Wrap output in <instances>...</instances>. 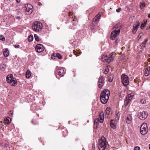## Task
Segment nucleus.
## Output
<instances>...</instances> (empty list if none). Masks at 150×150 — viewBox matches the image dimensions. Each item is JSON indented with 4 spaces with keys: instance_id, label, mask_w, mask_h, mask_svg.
Segmentation results:
<instances>
[{
    "instance_id": "obj_1",
    "label": "nucleus",
    "mask_w": 150,
    "mask_h": 150,
    "mask_svg": "<svg viewBox=\"0 0 150 150\" xmlns=\"http://www.w3.org/2000/svg\"><path fill=\"white\" fill-rule=\"evenodd\" d=\"M110 95V91L105 89L102 91L100 95V100L101 103L104 104L106 103Z\"/></svg>"
},
{
    "instance_id": "obj_2",
    "label": "nucleus",
    "mask_w": 150,
    "mask_h": 150,
    "mask_svg": "<svg viewBox=\"0 0 150 150\" xmlns=\"http://www.w3.org/2000/svg\"><path fill=\"white\" fill-rule=\"evenodd\" d=\"M121 29L120 26V24L116 25L113 28L114 31L112 32L111 34V39L114 40L119 34L120 30Z\"/></svg>"
},
{
    "instance_id": "obj_3",
    "label": "nucleus",
    "mask_w": 150,
    "mask_h": 150,
    "mask_svg": "<svg viewBox=\"0 0 150 150\" xmlns=\"http://www.w3.org/2000/svg\"><path fill=\"white\" fill-rule=\"evenodd\" d=\"M107 144L105 138L102 137L99 140L98 148L99 150H105Z\"/></svg>"
},
{
    "instance_id": "obj_4",
    "label": "nucleus",
    "mask_w": 150,
    "mask_h": 150,
    "mask_svg": "<svg viewBox=\"0 0 150 150\" xmlns=\"http://www.w3.org/2000/svg\"><path fill=\"white\" fill-rule=\"evenodd\" d=\"M42 28V25L40 22L36 21L33 23L32 29L35 32H38L41 31Z\"/></svg>"
},
{
    "instance_id": "obj_5",
    "label": "nucleus",
    "mask_w": 150,
    "mask_h": 150,
    "mask_svg": "<svg viewBox=\"0 0 150 150\" xmlns=\"http://www.w3.org/2000/svg\"><path fill=\"white\" fill-rule=\"evenodd\" d=\"M6 81L7 83H10L11 85L15 86L17 84V81L14 79L12 75L10 74L7 75Z\"/></svg>"
},
{
    "instance_id": "obj_6",
    "label": "nucleus",
    "mask_w": 150,
    "mask_h": 150,
    "mask_svg": "<svg viewBox=\"0 0 150 150\" xmlns=\"http://www.w3.org/2000/svg\"><path fill=\"white\" fill-rule=\"evenodd\" d=\"M104 118V113L102 112L99 114V116L98 118L95 119L94 120L95 125L97 127L99 124V122L102 123L103 121Z\"/></svg>"
},
{
    "instance_id": "obj_7",
    "label": "nucleus",
    "mask_w": 150,
    "mask_h": 150,
    "mask_svg": "<svg viewBox=\"0 0 150 150\" xmlns=\"http://www.w3.org/2000/svg\"><path fill=\"white\" fill-rule=\"evenodd\" d=\"M148 129L146 123H143L141 126L140 128V132L143 135L146 134L148 132Z\"/></svg>"
},
{
    "instance_id": "obj_8",
    "label": "nucleus",
    "mask_w": 150,
    "mask_h": 150,
    "mask_svg": "<svg viewBox=\"0 0 150 150\" xmlns=\"http://www.w3.org/2000/svg\"><path fill=\"white\" fill-rule=\"evenodd\" d=\"M121 79L122 83L125 86H126L129 84L128 78L127 75L123 74L122 76Z\"/></svg>"
},
{
    "instance_id": "obj_9",
    "label": "nucleus",
    "mask_w": 150,
    "mask_h": 150,
    "mask_svg": "<svg viewBox=\"0 0 150 150\" xmlns=\"http://www.w3.org/2000/svg\"><path fill=\"white\" fill-rule=\"evenodd\" d=\"M148 115L147 112L145 111L139 112L138 114V116L139 118L141 120L145 119L147 117Z\"/></svg>"
},
{
    "instance_id": "obj_10",
    "label": "nucleus",
    "mask_w": 150,
    "mask_h": 150,
    "mask_svg": "<svg viewBox=\"0 0 150 150\" xmlns=\"http://www.w3.org/2000/svg\"><path fill=\"white\" fill-rule=\"evenodd\" d=\"M134 95L132 93L129 94L127 95L126 98V99L125 101L124 105L125 106H127V104L130 102L132 99Z\"/></svg>"
},
{
    "instance_id": "obj_11",
    "label": "nucleus",
    "mask_w": 150,
    "mask_h": 150,
    "mask_svg": "<svg viewBox=\"0 0 150 150\" xmlns=\"http://www.w3.org/2000/svg\"><path fill=\"white\" fill-rule=\"evenodd\" d=\"M35 49L37 52H41L44 50L45 47L42 45L40 44L37 45Z\"/></svg>"
},
{
    "instance_id": "obj_12",
    "label": "nucleus",
    "mask_w": 150,
    "mask_h": 150,
    "mask_svg": "<svg viewBox=\"0 0 150 150\" xmlns=\"http://www.w3.org/2000/svg\"><path fill=\"white\" fill-rule=\"evenodd\" d=\"M25 11L28 14H31L33 11V7L30 4H28L25 6Z\"/></svg>"
},
{
    "instance_id": "obj_13",
    "label": "nucleus",
    "mask_w": 150,
    "mask_h": 150,
    "mask_svg": "<svg viewBox=\"0 0 150 150\" xmlns=\"http://www.w3.org/2000/svg\"><path fill=\"white\" fill-rule=\"evenodd\" d=\"M55 72L57 75H58L61 76H63L64 74V70L62 68L57 69L55 70Z\"/></svg>"
},
{
    "instance_id": "obj_14",
    "label": "nucleus",
    "mask_w": 150,
    "mask_h": 150,
    "mask_svg": "<svg viewBox=\"0 0 150 150\" xmlns=\"http://www.w3.org/2000/svg\"><path fill=\"white\" fill-rule=\"evenodd\" d=\"M140 25V23L138 21L133 26V28L132 30V32L134 34L136 33L138 28Z\"/></svg>"
},
{
    "instance_id": "obj_15",
    "label": "nucleus",
    "mask_w": 150,
    "mask_h": 150,
    "mask_svg": "<svg viewBox=\"0 0 150 150\" xmlns=\"http://www.w3.org/2000/svg\"><path fill=\"white\" fill-rule=\"evenodd\" d=\"M115 54L114 52H112L111 53L108 57V59L107 60L108 63H110L112 61L115 56Z\"/></svg>"
},
{
    "instance_id": "obj_16",
    "label": "nucleus",
    "mask_w": 150,
    "mask_h": 150,
    "mask_svg": "<svg viewBox=\"0 0 150 150\" xmlns=\"http://www.w3.org/2000/svg\"><path fill=\"white\" fill-rule=\"evenodd\" d=\"M132 121V116L131 115L129 114L127 115L126 120V122L128 124H130Z\"/></svg>"
},
{
    "instance_id": "obj_17",
    "label": "nucleus",
    "mask_w": 150,
    "mask_h": 150,
    "mask_svg": "<svg viewBox=\"0 0 150 150\" xmlns=\"http://www.w3.org/2000/svg\"><path fill=\"white\" fill-rule=\"evenodd\" d=\"M144 74L146 76H148L150 74V67H146L144 70Z\"/></svg>"
},
{
    "instance_id": "obj_18",
    "label": "nucleus",
    "mask_w": 150,
    "mask_h": 150,
    "mask_svg": "<svg viewBox=\"0 0 150 150\" xmlns=\"http://www.w3.org/2000/svg\"><path fill=\"white\" fill-rule=\"evenodd\" d=\"M102 14V13H99L96 17L94 18L93 20V21H98L99 20L100 18V16Z\"/></svg>"
},
{
    "instance_id": "obj_19",
    "label": "nucleus",
    "mask_w": 150,
    "mask_h": 150,
    "mask_svg": "<svg viewBox=\"0 0 150 150\" xmlns=\"http://www.w3.org/2000/svg\"><path fill=\"white\" fill-rule=\"evenodd\" d=\"M9 54V52L7 49H5L4 50L3 54L5 57H7L8 56Z\"/></svg>"
},
{
    "instance_id": "obj_20",
    "label": "nucleus",
    "mask_w": 150,
    "mask_h": 150,
    "mask_svg": "<svg viewBox=\"0 0 150 150\" xmlns=\"http://www.w3.org/2000/svg\"><path fill=\"white\" fill-rule=\"evenodd\" d=\"M102 59L103 62H108L107 60L108 59V58L107 55H104L102 57Z\"/></svg>"
},
{
    "instance_id": "obj_21",
    "label": "nucleus",
    "mask_w": 150,
    "mask_h": 150,
    "mask_svg": "<svg viewBox=\"0 0 150 150\" xmlns=\"http://www.w3.org/2000/svg\"><path fill=\"white\" fill-rule=\"evenodd\" d=\"M6 68V66L5 64H1L0 66V69L2 71H5Z\"/></svg>"
},
{
    "instance_id": "obj_22",
    "label": "nucleus",
    "mask_w": 150,
    "mask_h": 150,
    "mask_svg": "<svg viewBox=\"0 0 150 150\" xmlns=\"http://www.w3.org/2000/svg\"><path fill=\"white\" fill-rule=\"evenodd\" d=\"M100 83H104V78L102 76H100L98 82Z\"/></svg>"
},
{
    "instance_id": "obj_23",
    "label": "nucleus",
    "mask_w": 150,
    "mask_h": 150,
    "mask_svg": "<svg viewBox=\"0 0 150 150\" xmlns=\"http://www.w3.org/2000/svg\"><path fill=\"white\" fill-rule=\"evenodd\" d=\"M113 79V75L112 74L109 75L108 78V81L110 82H111L112 81Z\"/></svg>"
},
{
    "instance_id": "obj_24",
    "label": "nucleus",
    "mask_w": 150,
    "mask_h": 150,
    "mask_svg": "<svg viewBox=\"0 0 150 150\" xmlns=\"http://www.w3.org/2000/svg\"><path fill=\"white\" fill-rule=\"evenodd\" d=\"M110 125L112 128L114 129L116 128V125L114 124L113 120H111L110 122Z\"/></svg>"
},
{
    "instance_id": "obj_25",
    "label": "nucleus",
    "mask_w": 150,
    "mask_h": 150,
    "mask_svg": "<svg viewBox=\"0 0 150 150\" xmlns=\"http://www.w3.org/2000/svg\"><path fill=\"white\" fill-rule=\"evenodd\" d=\"M31 75V72L29 70H28L26 73V77L27 78H29Z\"/></svg>"
},
{
    "instance_id": "obj_26",
    "label": "nucleus",
    "mask_w": 150,
    "mask_h": 150,
    "mask_svg": "<svg viewBox=\"0 0 150 150\" xmlns=\"http://www.w3.org/2000/svg\"><path fill=\"white\" fill-rule=\"evenodd\" d=\"M110 107H107L105 110V112L106 114L108 115L110 112Z\"/></svg>"
},
{
    "instance_id": "obj_27",
    "label": "nucleus",
    "mask_w": 150,
    "mask_h": 150,
    "mask_svg": "<svg viewBox=\"0 0 150 150\" xmlns=\"http://www.w3.org/2000/svg\"><path fill=\"white\" fill-rule=\"evenodd\" d=\"M147 20H145L144 22V23H142L141 24L140 28H141L142 29L143 28H144L146 24L147 23Z\"/></svg>"
},
{
    "instance_id": "obj_28",
    "label": "nucleus",
    "mask_w": 150,
    "mask_h": 150,
    "mask_svg": "<svg viewBox=\"0 0 150 150\" xmlns=\"http://www.w3.org/2000/svg\"><path fill=\"white\" fill-rule=\"evenodd\" d=\"M28 41L29 42H32L33 39V37L32 35H30L28 38Z\"/></svg>"
},
{
    "instance_id": "obj_29",
    "label": "nucleus",
    "mask_w": 150,
    "mask_h": 150,
    "mask_svg": "<svg viewBox=\"0 0 150 150\" xmlns=\"http://www.w3.org/2000/svg\"><path fill=\"white\" fill-rule=\"evenodd\" d=\"M4 122L6 124L9 123L10 122V118L9 117L6 118L4 120Z\"/></svg>"
},
{
    "instance_id": "obj_30",
    "label": "nucleus",
    "mask_w": 150,
    "mask_h": 150,
    "mask_svg": "<svg viewBox=\"0 0 150 150\" xmlns=\"http://www.w3.org/2000/svg\"><path fill=\"white\" fill-rule=\"evenodd\" d=\"M104 83H100L98 82V87L100 88H103V87L104 86Z\"/></svg>"
},
{
    "instance_id": "obj_31",
    "label": "nucleus",
    "mask_w": 150,
    "mask_h": 150,
    "mask_svg": "<svg viewBox=\"0 0 150 150\" xmlns=\"http://www.w3.org/2000/svg\"><path fill=\"white\" fill-rule=\"evenodd\" d=\"M34 36L35 38V40L37 41H38L40 40V38H39L38 36L36 34H34Z\"/></svg>"
},
{
    "instance_id": "obj_32",
    "label": "nucleus",
    "mask_w": 150,
    "mask_h": 150,
    "mask_svg": "<svg viewBox=\"0 0 150 150\" xmlns=\"http://www.w3.org/2000/svg\"><path fill=\"white\" fill-rule=\"evenodd\" d=\"M0 40L3 41H5V39L4 37L2 35H0Z\"/></svg>"
},
{
    "instance_id": "obj_33",
    "label": "nucleus",
    "mask_w": 150,
    "mask_h": 150,
    "mask_svg": "<svg viewBox=\"0 0 150 150\" xmlns=\"http://www.w3.org/2000/svg\"><path fill=\"white\" fill-rule=\"evenodd\" d=\"M55 54L56 57H57L59 59H61L62 57L61 55L60 54H59V53H56Z\"/></svg>"
},
{
    "instance_id": "obj_34",
    "label": "nucleus",
    "mask_w": 150,
    "mask_h": 150,
    "mask_svg": "<svg viewBox=\"0 0 150 150\" xmlns=\"http://www.w3.org/2000/svg\"><path fill=\"white\" fill-rule=\"evenodd\" d=\"M145 4L144 3H142L140 4V7L141 8H143L145 6Z\"/></svg>"
},
{
    "instance_id": "obj_35",
    "label": "nucleus",
    "mask_w": 150,
    "mask_h": 150,
    "mask_svg": "<svg viewBox=\"0 0 150 150\" xmlns=\"http://www.w3.org/2000/svg\"><path fill=\"white\" fill-rule=\"evenodd\" d=\"M119 116L118 115V113L117 112H116L115 115V118L116 120H119Z\"/></svg>"
},
{
    "instance_id": "obj_36",
    "label": "nucleus",
    "mask_w": 150,
    "mask_h": 150,
    "mask_svg": "<svg viewBox=\"0 0 150 150\" xmlns=\"http://www.w3.org/2000/svg\"><path fill=\"white\" fill-rule=\"evenodd\" d=\"M141 103L142 104H145L146 103V100L144 98L141 100Z\"/></svg>"
},
{
    "instance_id": "obj_37",
    "label": "nucleus",
    "mask_w": 150,
    "mask_h": 150,
    "mask_svg": "<svg viewBox=\"0 0 150 150\" xmlns=\"http://www.w3.org/2000/svg\"><path fill=\"white\" fill-rule=\"evenodd\" d=\"M109 72V69L107 67L106 68V69H105V74H106L108 73Z\"/></svg>"
},
{
    "instance_id": "obj_38",
    "label": "nucleus",
    "mask_w": 150,
    "mask_h": 150,
    "mask_svg": "<svg viewBox=\"0 0 150 150\" xmlns=\"http://www.w3.org/2000/svg\"><path fill=\"white\" fill-rule=\"evenodd\" d=\"M140 148L139 146H136L135 147L134 150H140Z\"/></svg>"
},
{
    "instance_id": "obj_39",
    "label": "nucleus",
    "mask_w": 150,
    "mask_h": 150,
    "mask_svg": "<svg viewBox=\"0 0 150 150\" xmlns=\"http://www.w3.org/2000/svg\"><path fill=\"white\" fill-rule=\"evenodd\" d=\"M13 114V112L12 111H10L9 112V114L10 116H12Z\"/></svg>"
},
{
    "instance_id": "obj_40",
    "label": "nucleus",
    "mask_w": 150,
    "mask_h": 150,
    "mask_svg": "<svg viewBox=\"0 0 150 150\" xmlns=\"http://www.w3.org/2000/svg\"><path fill=\"white\" fill-rule=\"evenodd\" d=\"M121 10V8H118V9H117L116 10V11L117 12L119 13Z\"/></svg>"
},
{
    "instance_id": "obj_41",
    "label": "nucleus",
    "mask_w": 150,
    "mask_h": 150,
    "mask_svg": "<svg viewBox=\"0 0 150 150\" xmlns=\"http://www.w3.org/2000/svg\"><path fill=\"white\" fill-rule=\"evenodd\" d=\"M146 44V43H145V42H143V43L140 45L141 46H142L143 47H145V45Z\"/></svg>"
},
{
    "instance_id": "obj_42",
    "label": "nucleus",
    "mask_w": 150,
    "mask_h": 150,
    "mask_svg": "<svg viewBox=\"0 0 150 150\" xmlns=\"http://www.w3.org/2000/svg\"><path fill=\"white\" fill-rule=\"evenodd\" d=\"M143 35V33H140L138 36V37L139 38H141L142 35Z\"/></svg>"
},
{
    "instance_id": "obj_43",
    "label": "nucleus",
    "mask_w": 150,
    "mask_h": 150,
    "mask_svg": "<svg viewBox=\"0 0 150 150\" xmlns=\"http://www.w3.org/2000/svg\"><path fill=\"white\" fill-rule=\"evenodd\" d=\"M14 46L16 48H18L20 47V45H14Z\"/></svg>"
},
{
    "instance_id": "obj_44",
    "label": "nucleus",
    "mask_w": 150,
    "mask_h": 150,
    "mask_svg": "<svg viewBox=\"0 0 150 150\" xmlns=\"http://www.w3.org/2000/svg\"><path fill=\"white\" fill-rule=\"evenodd\" d=\"M3 126V125L2 124H0V129H1Z\"/></svg>"
},
{
    "instance_id": "obj_45",
    "label": "nucleus",
    "mask_w": 150,
    "mask_h": 150,
    "mask_svg": "<svg viewBox=\"0 0 150 150\" xmlns=\"http://www.w3.org/2000/svg\"><path fill=\"white\" fill-rule=\"evenodd\" d=\"M38 5L39 6H41L42 5V3L41 2H39L38 3Z\"/></svg>"
},
{
    "instance_id": "obj_46",
    "label": "nucleus",
    "mask_w": 150,
    "mask_h": 150,
    "mask_svg": "<svg viewBox=\"0 0 150 150\" xmlns=\"http://www.w3.org/2000/svg\"><path fill=\"white\" fill-rule=\"evenodd\" d=\"M16 1L17 2L19 3L20 2L21 0H16Z\"/></svg>"
},
{
    "instance_id": "obj_47",
    "label": "nucleus",
    "mask_w": 150,
    "mask_h": 150,
    "mask_svg": "<svg viewBox=\"0 0 150 150\" xmlns=\"http://www.w3.org/2000/svg\"><path fill=\"white\" fill-rule=\"evenodd\" d=\"M148 17L150 18V13L148 15Z\"/></svg>"
},
{
    "instance_id": "obj_48",
    "label": "nucleus",
    "mask_w": 150,
    "mask_h": 150,
    "mask_svg": "<svg viewBox=\"0 0 150 150\" xmlns=\"http://www.w3.org/2000/svg\"><path fill=\"white\" fill-rule=\"evenodd\" d=\"M147 40H145L144 42H145V43H146V42H147Z\"/></svg>"
},
{
    "instance_id": "obj_49",
    "label": "nucleus",
    "mask_w": 150,
    "mask_h": 150,
    "mask_svg": "<svg viewBox=\"0 0 150 150\" xmlns=\"http://www.w3.org/2000/svg\"><path fill=\"white\" fill-rule=\"evenodd\" d=\"M17 18H20V17H17Z\"/></svg>"
},
{
    "instance_id": "obj_50",
    "label": "nucleus",
    "mask_w": 150,
    "mask_h": 150,
    "mask_svg": "<svg viewBox=\"0 0 150 150\" xmlns=\"http://www.w3.org/2000/svg\"><path fill=\"white\" fill-rule=\"evenodd\" d=\"M149 149H150V144H149Z\"/></svg>"
},
{
    "instance_id": "obj_51",
    "label": "nucleus",
    "mask_w": 150,
    "mask_h": 150,
    "mask_svg": "<svg viewBox=\"0 0 150 150\" xmlns=\"http://www.w3.org/2000/svg\"><path fill=\"white\" fill-rule=\"evenodd\" d=\"M32 123H33V120H32Z\"/></svg>"
}]
</instances>
